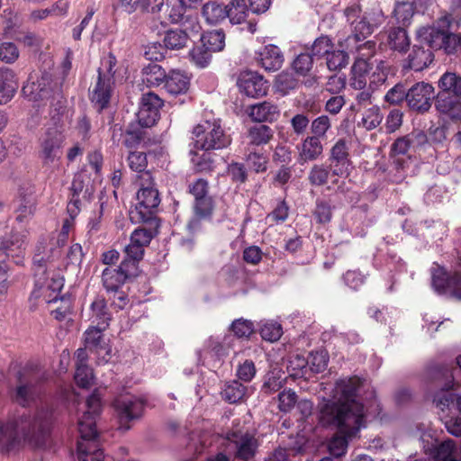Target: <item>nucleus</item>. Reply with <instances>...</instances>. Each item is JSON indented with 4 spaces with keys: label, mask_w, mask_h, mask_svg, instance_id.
<instances>
[{
    "label": "nucleus",
    "mask_w": 461,
    "mask_h": 461,
    "mask_svg": "<svg viewBox=\"0 0 461 461\" xmlns=\"http://www.w3.org/2000/svg\"><path fill=\"white\" fill-rule=\"evenodd\" d=\"M438 95H434V87L425 82H419L408 89V106L419 113L429 111L431 106V100L437 101Z\"/></svg>",
    "instance_id": "12"
},
{
    "label": "nucleus",
    "mask_w": 461,
    "mask_h": 461,
    "mask_svg": "<svg viewBox=\"0 0 461 461\" xmlns=\"http://www.w3.org/2000/svg\"><path fill=\"white\" fill-rule=\"evenodd\" d=\"M33 264L37 267L35 270V289H41L47 280L46 276V259L40 253L33 257Z\"/></svg>",
    "instance_id": "58"
},
{
    "label": "nucleus",
    "mask_w": 461,
    "mask_h": 461,
    "mask_svg": "<svg viewBox=\"0 0 461 461\" xmlns=\"http://www.w3.org/2000/svg\"><path fill=\"white\" fill-rule=\"evenodd\" d=\"M281 374L284 372L279 368H274L268 372L265 376V381L261 387V392L266 394L279 391L283 386L286 378H282Z\"/></svg>",
    "instance_id": "36"
},
{
    "label": "nucleus",
    "mask_w": 461,
    "mask_h": 461,
    "mask_svg": "<svg viewBox=\"0 0 461 461\" xmlns=\"http://www.w3.org/2000/svg\"><path fill=\"white\" fill-rule=\"evenodd\" d=\"M140 188L137 193L138 203L133 209L129 211V218L131 221H140L149 216V220L154 221V218H158L156 212L160 203L159 193L155 187L150 172L140 176Z\"/></svg>",
    "instance_id": "4"
},
{
    "label": "nucleus",
    "mask_w": 461,
    "mask_h": 461,
    "mask_svg": "<svg viewBox=\"0 0 461 461\" xmlns=\"http://www.w3.org/2000/svg\"><path fill=\"white\" fill-rule=\"evenodd\" d=\"M31 77L27 83L22 87V94L24 97L32 102H41L50 99L54 94L55 83L52 75L44 71L41 77L32 80Z\"/></svg>",
    "instance_id": "8"
},
{
    "label": "nucleus",
    "mask_w": 461,
    "mask_h": 461,
    "mask_svg": "<svg viewBox=\"0 0 461 461\" xmlns=\"http://www.w3.org/2000/svg\"><path fill=\"white\" fill-rule=\"evenodd\" d=\"M189 34L181 29H169L165 32L163 45L166 50H179L186 46Z\"/></svg>",
    "instance_id": "28"
},
{
    "label": "nucleus",
    "mask_w": 461,
    "mask_h": 461,
    "mask_svg": "<svg viewBox=\"0 0 461 461\" xmlns=\"http://www.w3.org/2000/svg\"><path fill=\"white\" fill-rule=\"evenodd\" d=\"M235 458L241 461H249L256 456L258 442L255 437L248 432L241 435L240 440L235 441Z\"/></svg>",
    "instance_id": "21"
},
{
    "label": "nucleus",
    "mask_w": 461,
    "mask_h": 461,
    "mask_svg": "<svg viewBox=\"0 0 461 461\" xmlns=\"http://www.w3.org/2000/svg\"><path fill=\"white\" fill-rule=\"evenodd\" d=\"M64 135L57 128H49L41 140V157L45 165L59 160L62 156Z\"/></svg>",
    "instance_id": "14"
},
{
    "label": "nucleus",
    "mask_w": 461,
    "mask_h": 461,
    "mask_svg": "<svg viewBox=\"0 0 461 461\" xmlns=\"http://www.w3.org/2000/svg\"><path fill=\"white\" fill-rule=\"evenodd\" d=\"M417 43L412 46L411 52L408 56L409 68L417 72L422 71L428 68L434 59V54L426 42H420L416 38Z\"/></svg>",
    "instance_id": "15"
},
{
    "label": "nucleus",
    "mask_w": 461,
    "mask_h": 461,
    "mask_svg": "<svg viewBox=\"0 0 461 461\" xmlns=\"http://www.w3.org/2000/svg\"><path fill=\"white\" fill-rule=\"evenodd\" d=\"M383 120V114L378 106L369 108L362 118V125L367 131H372L380 125Z\"/></svg>",
    "instance_id": "57"
},
{
    "label": "nucleus",
    "mask_w": 461,
    "mask_h": 461,
    "mask_svg": "<svg viewBox=\"0 0 461 461\" xmlns=\"http://www.w3.org/2000/svg\"><path fill=\"white\" fill-rule=\"evenodd\" d=\"M433 289L439 294H444L448 289L454 297L461 300V272L456 271L452 276L441 267L434 269L431 276Z\"/></svg>",
    "instance_id": "13"
},
{
    "label": "nucleus",
    "mask_w": 461,
    "mask_h": 461,
    "mask_svg": "<svg viewBox=\"0 0 461 461\" xmlns=\"http://www.w3.org/2000/svg\"><path fill=\"white\" fill-rule=\"evenodd\" d=\"M230 330L237 339L247 340L256 333L254 323L244 318L234 320L230 326Z\"/></svg>",
    "instance_id": "37"
},
{
    "label": "nucleus",
    "mask_w": 461,
    "mask_h": 461,
    "mask_svg": "<svg viewBox=\"0 0 461 461\" xmlns=\"http://www.w3.org/2000/svg\"><path fill=\"white\" fill-rule=\"evenodd\" d=\"M258 60L260 66L268 72L277 71L284 63V55L279 47L274 44L266 45L258 53Z\"/></svg>",
    "instance_id": "17"
},
{
    "label": "nucleus",
    "mask_w": 461,
    "mask_h": 461,
    "mask_svg": "<svg viewBox=\"0 0 461 461\" xmlns=\"http://www.w3.org/2000/svg\"><path fill=\"white\" fill-rule=\"evenodd\" d=\"M129 167L131 170L145 175L148 166L147 155L143 151H131L127 158Z\"/></svg>",
    "instance_id": "50"
},
{
    "label": "nucleus",
    "mask_w": 461,
    "mask_h": 461,
    "mask_svg": "<svg viewBox=\"0 0 461 461\" xmlns=\"http://www.w3.org/2000/svg\"><path fill=\"white\" fill-rule=\"evenodd\" d=\"M93 376V370L88 365H76L75 379L80 387H88Z\"/></svg>",
    "instance_id": "63"
},
{
    "label": "nucleus",
    "mask_w": 461,
    "mask_h": 461,
    "mask_svg": "<svg viewBox=\"0 0 461 461\" xmlns=\"http://www.w3.org/2000/svg\"><path fill=\"white\" fill-rule=\"evenodd\" d=\"M349 56L345 50H330L327 55V67L330 70H338L348 64Z\"/></svg>",
    "instance_id": "47"
},
{
    "label": "nucleus",
    "mask_w": 461,
    "mask_h": 461,
    "mask_svg": "<svg viewBox=\"0 0 461 461\" xmlns=\"http://www.w3.org/2000/svg\"><path fill=\"white\" fill-rule=\"evenodd\" d=\"M102 281L105 290L108 293H114L115 295L120 288L129 280L127 276H125L119 267H106L103 271Z\"/></svg>",
    "instance_id": "25"
},
{
    "label": "nucleus",
    "mask_w": 461,
    "mask_h": 461,
    "mask_svg": "<svg viewBox=\"0 0 461 461\" xmlns=\"http://www.w3.org/2000/svg\"><path fill=\"white\" fill-rule=\"evenodd\" d=\"M363 379L357 375L337 380L336 388L339 393V398L336 399L341 400L342 402L350 405L354 409L357 408V405H360L361 412L366 415L365 404L358 395L359 389L363 386Z\"/></svg>",
    "instance_id": "10"
},
{
    "label": "nucleus",
    "mask_w": 461,
    "mask_h": 461,
    "mask_svg": "<svg viewBox=\"0 0 461 461\" xmlns=\"http://www.w3.org/2000/svg\"><path fill=\"white\" fill-rule=\"evenodd\" d=\"M188 192L194 200L211 196L209 194V183L204 178H198L188 185Z\"/></svg>",
    "instance_id": "62"
},
{
    "label": "nucleus",
    "mask_w": 461,
    "mask_h": 461,
    "mask_svg": "<svg viewBox=\"0 0 461 461\" xmlns=\"http://www.w3.org/2000/svg\"><path fill=\"white\" fill-rule=\"evenodd\" d=\"M95 419L94 417L84 418V415L78 421V430L85 443L96 444L98 432L96 429Z\"/></svg>",
    "instance_id": "38"
},
{
    "label": "nucleus",
    "mask_w": 461,
    "mask_h": 461,
    "mask_svg": "<svg viewBox=\"0 0 461 461\" xmlns=\"http://www.w3.org/2000/svg\"><path fill=\"white\" fill-rule=\"evenodd\" d=\"M249 116L255 122H274L279 116V110L276 104L263 102L250 106Z\"/></svg>",
    "instance_id": "26"
},
{
    "label": "nucleus",
    "mask_w": 461,
    "mask_h": 461,
    "mask_svg": "<svg viewBox=\"0 0 461 461\" xmlns=\"http://www.w3.org/2000/svg\"><path fill=\"white\" fill-rule=\"evenodd\" d=\"M15 377L17 385L11 393V398L14 402L25 407L32 397L34 384L32 379L25 376L23 370H19Z\"/></svg>",
    "instance_id": "18"
},
{
    "label": "nucleus",
    "mask_w": 461,
    "mask_h": 461,
    "mask_svg": "<svg viewBox=\"0 0 461 461\" xmlns=\"http://www.w3.org/2000/svg\"><path fill=\"white\" fill-rule=\"evenodd\" d=\"M318 423L327 429L338 432H357L365 427L366 415L360 405L354 409L336 398H323L318 404Z\"/></svg>",
    "instance_id": "3"
},
{
    "label": "nucleus",
    "mask_w": 461,
    "mask_h": 461,
    "mask_svg": "<svg viewBox=\"0 0 461 461\" xmlns=\"http://www.w3.org/2000/svg\"><path fill=\"white\" fill-rule=\"evenodd\" d=\"M202 15L205 22L211 25H216L229 18L227 5L216 1H209L202 7Z\"/></svg>",
    "instance_id": "24"
},
{
    "label": "nucleus",
    "mask_w": 461,
    "mask_h": 461,
    "mask_svg": "<svg viewBox=\"0 0 461 461\" xmlns=\"http://www.w3.org/2000/svg\"><path fill=\"white\" fill-rule=\"evenodd\" d=\"M308 366L307 357L301 354H294L288 357L286 369L289 376L296 380L303 377L306 378L309 374Z\"/></svg>",
    "instance_id": "29"
},
{
    "label": "nucleus",
    "mask_w": 461,
    "mask_h": 461,
    "mask_svg": "<svg viewBox=\"0 0 461 461\" xmlns=\"http://www.w3.org/2000/svg\"><path fill=\"white\" fill-rule=\"evenodd\" d=\"M201 42L212 52L221 51L225 46V33L221 29L205 32L201 36Z\"/></svg>",
    "instance_id": "31"
},
{
    "label": "nucleus",
    "mask_w": 461,
    "mask_h": 461,
    "mask_svg": "<svg viewBox=\"0 0 461 461\" xmlns=\"http://www.w3.org/2000/svg\"><path fill=\"white\" fill-rule=\"evenodd\" d=\"M249 137L257 145L267 143L273 137V130L265 124L256 125L249 130Z\"/></svg>",
    "instance_id": "48"
},
{
    "label": "nucleus",
    "mask_w": 461,
    "mask_h": 461,
    "mask_svg": "<svg viewBox=\"0 0 461 461\" xmlns=\"http://www.w3.org/2000/svg\"><path fill=\"white\" fill-rule=\"evenodd\" d=\"M87 410L84 412V418L94 417L96 418L102 411V400L101 394L98 390H95L86 401Z\"/></svg>",
    "instance_id": "54"
},
{
    "label": "nucleus",
    "mask_w": 461,
    "mask_h": 461,
    "mask_svg": "<svg viewBox=\"0 0 461 461\" xmlns=\"http://www.w3.org/2000/svg\"><path fill=\"white\" fill-rule=\"evenodd\" d=\"M299 86V80L292 72L282 71L276 77L275 88L282 95H286L290 91L294 90Z\"/></svg>",
    "instance_id": "33"
},
{
    "label": "nucleus",
    "mask_w": 461,
    "mask_h": 461,
    "mask_svg": "<svg viewBox=\"0 0 461 461\" xmlns=\"http://www.w3.org/2000/svg\"><path fill=\"white\" fill-rule=\"evenodd\" d=\"M452 15L446 14L439 17L432 26L417 30V39L426 42L431 49L443 50L453 54L461 48V33L450 32ZM439 92L436 101V109L448 115L452 120H461V76L453 72H445L438 82Z\"/></svg>",
    "instance_id": "1"
},
{
    "label": "nucleus",
    "mask_w": 461,
    "mask_h": 461,
    "mask_svg": "<svg viewBox=\"0 0 461 461\" xmlns=\"http://www.w3.org/2000/svg\"><path fill=\"white\" fill-rule=\"evenodd\" d=\"M84 344L91 353L100 356L103 348L107 344L102 329L98 327L88 328L84 333Z\"/></svg>",
    "instance_id": "27"
},
{
    "label": "nucleus",
    "mask_w": 461,
    "mask_h": 461,
    "mask_svg": "<svg viewBox=\"0 0 461 461\" xmlns=\"http://www.w3.org/2000/svg\"><path fill=\"white\" fill-rule=\"evenodd\" d=\"M190 86V77L180 69H170L164 88L172 95L185 94Z\"/></svg>",
    "instance_id": "19"
},
{
    "label": "nucleus",
    "mask_w": 461,
    "mask_h": 461,
    "mask_svg": "<svg viewBox=\"0 0 461 461\" xmlns=\"http://www.w3.org/2000/svg\"><path fill=\"white\" fill-rule=\"evenodd\" d=\"M240 91L251 98H260L267 94L268 82L256 71H243L237 81Z\"/></svg>",
    "instance_id": "11"
},
{
    "label": "nucleus",
    "mask_w": 461,
    "mask_h": 461,
    "mask_svg": "<svg viewBox=\"0 0 461 461\" xmlns=\"http://www.w3.org/2000/svg\"><path fill=\"white\" fill-rule=\"evenodd\" d=\"M214 200L212 196H208L194 200L193 212L200 217L212 218L214 211Z\"/></svg>",
    "instance_id": "46"
},
{
    "label": "nucleus",
    "mask_w": 461,
    "mask_h": 461,
    "mask_svg": "<svg viewBox=\"0 0 461 461\" xmlns=\"http://www.w3.org/2000/svg\"><path fill=\"white\" fill-rule=\"evenodd\" d=\"M351 432H338L331 437L328 443L329 453L334 457H340L346 454L348 448L347 435Z\"/></svg>",
    "instance_id": "41"
},
{
    "label": "nucleus",
    "mask_w": 461,
    "mask_h": 461,
    "mask_svg": "<svg viewBox=\"0 0 461 461\" xmlns=\"http://www.w3.org/2000/svg\"><path fill=\"white\" fill-rule=\"evenodd\" d=\"M212 50H207L205 46H196L190 51V56L194 63L201 68H206L212 60Z\"/></svg>",
    "instance_id": "52"
},
{
    "label": "nucleus",
    "mask_w": 461,
    "mask_h": 461,
    "mask_svg": "<svg viewBox=\"0 0 461 461\" xmlns=\"http://www.w3.org/2000/svg\"><path fill=\"white\" fill-rule=\"evenodd\" d=\"M453 361L429 360L421 373L422 382L436 390L453 389L455 384Z\"/></svg>",
    "instance_id": "5"
},
{
    "label": "nucleus",
    "mask_w": 461,
    "mask_h": 461,
    "mask_svg": "<svg viewBox=\"0 0 461 461\" xmlns=\"http://www.w3.org/2000/svg\"><path fill=\"white\" fill-rule=\"evenodd\" d=\"M246 389V386L240 382L233 380L225 384L221 395L223 400L230 403H237L243 399Z\"/></svg>",
    "instance_id": "34"
},
{
    "label": "nucleus",
    "mask_w": 461,
    "mask_h": 461,
    "mask_svg": "<svg viewBox=\"0 0 461 461\" xmlns=\"http://www.w3.org/2000/svg\"><path fill=\"white\" fill-rule=\"evenodd\" d=\"M146 131L143 129H128L125 132L124 145L130 149L137 148L142 142L146 144Z\"/></svg>",
    "instance_id": "60"
},
{
    "label": "nucleus",
    "mask_w": 461,
    "mask_h": 461,
    "mask_svg": "<svg viewBox=\"0 0 461 461\" xmlns=\"http://www.w3.org/2000/svg\"><path fill=\"white\" fill-rule=\"evenodd\" d=\"M451 390L452 389L439 390L440 392L434 395V402L437 407L440 408L442 411L450 406L456 408V399L459 395L451 392Z\"/></svg>",
    "instance_id": "56"
},
{
    "label": "nucleus",
    "mask_w": 461,
    "mask_h": 461,
    "mask_svg": "<svg viewBox=\"0 0 461 461\" xmlns=\"http://www.w3.org/2000/svg\"><path fill=\"white\" fill-rule=\"evenodd\" d=\"M163 104V100L153 92L142 95L139 111L137 113L139 124L142 128L153 126L159 119V111Z\"/></svg>",
    "instance_id": "9"
},
{
    "label": "nucleus",
    "mask_w": 461,
    "mask_h": 461,
    "mask_svg": "<svg viewBox=\"0 0 461 461\" xmlns=\"http://www.w3.org/2000/svg\"><path fill=\"white\" fill-rule=\"evenodd\" d=\"M113 406L118 420L119 429L128 431L131 429L133 422L142 418L146 401L133 395H125L115 398Z\"/></svg>",
    "instance_id": "6"
},
{
    "label": "nucleus",
    "mask_w": 461,
    "mask_h": 461,
    "mask_svg": "<svg viewBox=\"0 0 461 461\" xmlns=\"http://www.w3.org/2000/svg\"><path fill=\"white\" fill-rule=\"evenodd\" d=\"M348 148L345 139H339L330 149V160L332 163H341L342 165H350L348 158Z\"/></svg>",
    "instance_id": "43"
},
{
    "label": "nucleus",
    "mask_w": 461,
    "mask_h": 461,
    "mask_svg": "<svg viewBox=\"0 0 461 461\" xmlns=\"http://www.w3.org/2000/svg\"><path fill=\"white\" fill-rule=\"evenodd\" d=\"M408 90L402 83L396 84L385 95L384 100L391 104H398L404 100L407 102Z\"/></svg>",
    "instance_id": "59"
},
{
    "label": "nucleus",
    "mask_w": 461,
    "mask_h": 461,
    "mask_svg": "<svg viewBox=\"0 0 461 461\" xmlns=\"http://www.w3.org/2000/svg\"><path fill=\"white\" fill-rule=\"evenodd\" d=\"M391 48L399 52H406L410 47V39L403 27L393 28L389 32Z\"/></svg>",
    "instance_id": "39"
},
{
    "label": "nucleus",
    "mask_w": 461,
    "mask_h": 461,
    "mask_svg": "<svg viewBox=\"0 0 461 461\" xmlns=\"http://www.w3.org/2000/svg\"><path fill=\"white\" fill-rule=\"evenodd\" d=\"M313 66V56L311 53L304 52L296 56L292 63L294 72L302 77H306Z\"/></svg>",
    "instance_id": "44"
},
{
    "label": "nucleus",
    "mask_w": 461,
    "mask_h": 461,
    "mask_svg": "<svg viewBox=\"0 0 461 461\" xmlns=\"http://www.w3.org/2000/svg\"><path fill=\"white\" fill-rule=\"evenodd\" d=\"M333 48V43L329 36L321 35L315 39L311 48V54L314 57L321 58L330 54Z\"/></svg>",
    "instance_id": "51"
},
{
    "label": "nucleus",
    "mask_w": 461,
    "mask_h": 461,
    "mask_svg": "<svg viewBox=\"0 0 461 461\" xmlns=\"http://www.w3.org/2000/svg\"><path fill=\"white\" fill-rule=\"evenodd\" d=\"M330 168L324 165H314L309 173V182L312 185H324L329 178Z\"/></svg>",
    "instance_id": "53"
},
{
    "label": "nucleus",
    "mask_w": 461,
    "mask_h": 461,
    "mask_svg": "<svg viewBox=\"0 0 461 461\" xmlns=\"http://www.w3.org/2000/svg\"><path fill=\"white\" fill-rule=\"evenodd\" d=\"M19 87L14 72L8 68L0 69V104H5L14 97Z\"/></svg>",
    "instance_id": "20"
},
{
    "label": "nucleus",
    "mask_w": 461,
    "mask_h": 461,
    "mask_svg": "<svg viewBox=\"0 0 461 461\" xmlns=\"http://www.w3.org/2000/svg\"><path fill=\"white\" fill-rule=\"evenodd\" d=\"M19 58L17 46L11 41L2 42L0 44V60L12 64Z\"/></svg>",
    "instance_id": "61"
},
{
    "label": "nucleus",
    "mask_w": 461,
    "mask_h": 461,
    "mask_svg": "<svg viewBox=\"0 0 461 461\" xmlns=\"http://www.w3.org/2000/svg\"><path fill=\"white\" fill-rule=\"evenodd\" d=\"M415 9L412 2H397L393 9V14L397 23L402 26L408 25L414 14Z\"/></svg>",
    "instance_id": "42"
},
{
    "label": "nucleus",
    "mask_w": 461,
    "mask_h": 461,
    "mask_svg": "<svg viewBox=\"0 0 461 461\" xmlns=\"http://www.w3.org/2000/svg\"><path fill=\"white\" fill-rule=\"evenodd\" d=\"M134 224L143 223L146 224L147 227H141L136 229L131 236V241L133 243H137L143 248L148 246L151 240L158 235V228L160 226L159 218H154L153 220H149V216L144 217L143 221H131Z\"/></svg>",
    "instance_id": "16"
},
{
    "label": "nucleus",
    "mask_w": 461,
    "mask_h": 461,
    "mask_svg": "<svg viewBox=\"0 0 461 461\" xmlns=\"http://www.w3.org/2000/svg\"><path fill=\"white\" fill-rule=\"evenodd\" d=\"M283 330L277 322H267L259 328V334L262 339L274 342L280 339Z\"/></svg>",
    "instance_id": "55"
},
{
    "label": "nucleus",
    "mask_w": 461,
    "mask_h": 461,
    "mask_svg": "<svg viewBox=\"0 0 461 461\" xmlns=\"http://www.w3.org/2000/svg\"><path fill=\"white\" fill-rule=\"evenodd\" d=\"M142 74L145 76V81L148 86H164L167 77L166 70L158 64L151 63L142 68Z\"/></svg>",
    "instance_id": "30"
},
{
    "label": "nucleus",
    "mask_w": 461,
    "mask_h": 461,
    "mask_svg": "<svg viewBox=\"0 0 461 461\" xmlns=\"http://www.w3.org/2000/svg\"><path fill=\"white\" fill-rule=\"evenodd\" d=\"M227 174L235 184H244L248 180V169L243 163L232 161L227 166Z\"/></svg>",
    "instance_id": "49"
},
{
    "label": "nucleus",
    "mask_w": 461,
    "mask_h": 461,
    "mask_svg": "<svg viewBox=\"0 0 461 461\" xmlns=\"http://www.w3.org/2000/svg\"><path fill=\"white\" fill-rule=\"evenodd\" d=\"M206 124L207 126L198 124L193 130L195 149L209 151L221 149L230 144V137L224 134L220 125L213 124L212 126L209 122Z\"/></svg>",
    "instance_id": "7"
},
{
    "label": "nucleus",
    "mask_w": 461,
    "mask_h": 461,
    "mask_svg": "<svg viewBox=\"0 0 461 461\" xmlns=\"http://www.w3.org/2000/svg\"><path fill=\"white\" fill-rule=\"evenodd\" d=\"M191 161L195 173H210L212 172L215 167L214 158L208 151H204L197 158H192Z\"/></svg>",
    "instance_id": "45"
},
{
    "label": "nucleus",
    "mask_w": 461,
    "mask_h": 461,
    "mask_svg": "<svg viewBox=\"0 0 461 461\" xmlns=\"http://www.w3.org/2000/svg\"><path fill=\"white\" fill-rule=\"evenodd\" d=\"M52 411L41 408L34 413L23 412L9 419L7 422L0 420V452L9 454L18 448L22 442L33 448L46 446L53 425Z\"/></svg>",
    "instance_id": "2"
},
{
    "label": "nucleus",
    "mask_w": 461,
    "mask_h": 461,
    "mask_svg": "<svg viewBox=\"0 0 461 461\" xmlns=\"http://www.w3.org/2000/svg\"><path fill=\"white\" fill-rule=\"evenodd\" d=\"M78 461H104V451L95 443H77Z\"/></svg>",
    "instance_id": "35"
},
{
    "label": "nucleus",
    "mask_w": 461,
    "mask_h": 461,
    "mask_svg": "<svg viewBox=\"0 0 461 461\" xmlns=\"http://www.w3.org/2000/svg\"><path fill=\"white\" fill-rule=\"evenodd\" d=\"M323 151L322 144L317 136H308L302 143L298 163L303 165L307 161L316 160Z\"/></svg>",
    "instance_id": "23"
},
{
    "label": "nucleus",
    "mask_w": 461,
    "mask_h": 461,
    "mask_svg": "<svg viewBox=\"0 0 461 461\" xmlns=\"http://www.w3.org/2000/svg\"><path fill=\"white\" fill-rule=\"evenodd\" d=\"M167 50L160 42L149 43L145 50L144 56L150 61H161L165 59Z\"/></svg>",
    "instance_id": "64"
},
{
    "label": "nucleus",
    "mask_w": 461,
    "mask_h": 461,
    "mask_svg": "<svg viewBox=\"0 0 461 461\" xmlns=\"http://www.w3.org/2000/svg\"><path fill=\"white\" fill-rule=\"evenodd\" d=\"M227 5L229 20L231 24H240L246 21L250 10L246 0H231Z\"/></svg>",
    "instance_id": "32"
},
{
    "label": "nucleus",
    "mask_w": 461,
    "mask_h": 461,
    "mask_svg": "<svg viewBox=\"0 0 461 461\" xmlns=\"http://www.w3.org/2000/svg\"><path fill=\"white\" fill-rule=\"evenodd\" d=\"M309 363L308 370L309 373L319 374L323 372L329 363V355L326 350L312 351L307 357Z\"/></svg>",
    "instance_id": "40"
},
{
    "label": "nucleus",
    "mask_w": 461,
    "mask_h": 461,
    "mask_svg": "<svg viewBox=\"0 0 461 461\" xmlns=\"http://www.w3.org/2000/svg\"><path fill=\"white\" fill-rule=\"evenodd\" d=\"M98 77L96 85L92 92L91 100L99 105V108L104 109L107 107L110 98H111V91H110V78H105V76L103 74L102 69L99 68Z\"/></svg>",
    "instance_id": "22"
}]
</instances>
